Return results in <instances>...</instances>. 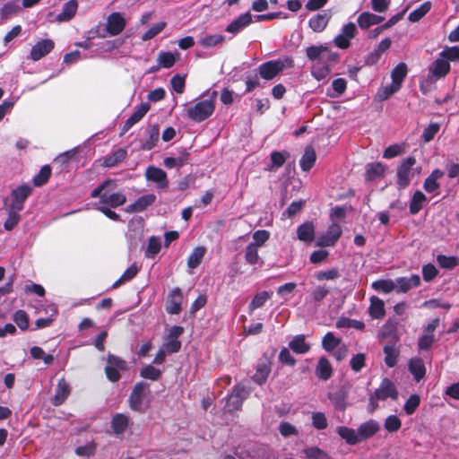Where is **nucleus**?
<instances>
[{
	"instance_id": "obj_1",
	"label": "nucleus",
	"mask_w": 459,
	"mask_h": 459,
	"mask_svg": "<svg viewBox=\"0 0 459 459\" xmlns=\"http://www.w3.org/2000/svg\"><path fill=\"white\" fill-rule=\"evenodd\" d=\"M217 91L212 93V99L199 100L186 108V116L191 120L200 123L209 118L214 112Z\"/></svg>"
},
{
	"instance_id": "obj_2",
	"label": "nucleus",
	"mask_w": 459,
	"mask_h": 459,
	"mask_svg": "<svg viewBox=\"0 0 459 459\" xmlns=\"http://www.w3.org/2000/svg\"><path fill=\"white\" fill-rule=\"evenodd\" d=\"M397 397L398 393L394 383L388 378H384L380 386L370 395L368 410L372 413L378 408V400L385 401L387 398L396 400Z\"/></svg>"
},
{
	"instance_id": "obj_3",
	"label": "nucleus",
	"mask_w": 459,
	"mask_h": 459,
	"mask_svg": "<svg viewBox=\"0 0 459 459\" xmlns=\"http://www.w3.org/2000/svg\"><path fill=\"white\" fill-rule=\"evenodd\" d=\"M149 394V384L145 382H138L135 384L128 398V404L130 409L134 411L144 412L147 409V405L144 403V400Z\"/></svg>"
},
{
	"instance_id": "obj_4",
	"label": "nucleus",
	"mask_w": 459,
	"mask_h": 459,
	"mask_svg": "<svg viewBox=\"0 0 459 459\" xmlns=\"http://www.w3.org/2000/svg\"><path fill=\"white\" fill-rule=\"evenodd\" d=\"M416 164V159L412 156L402 160L397 167V180L396 184L399 188L403 189L407 187L415 173L413 166Z\"/></svg>"
},
{
	"instance_id": "obj_5",
	"label": "nucleus",
	"mask_w": 459,
	"mask_h": 459,
	"mask_svg": "<svg viewBox=\"0 0 459 459\" xmlns=\"http://www.w3.org/2000/svg\"><path fill=\"white\" fill-rule=\"evenodd\" d=\"M127 369V363L121 358L115 355H108L105 373L108 380L117 382L120 379V371Z\"/></svg>"
},
{
	"instance_id": "obj_6",
	"label": "nucleus",
	"mask_w": 459,
	"mask_h": 459,
	"mask_svg": "<svg viewBox=\"0 0 459 459\" xmlns=\"http://www.w3.org/2000/svg\"><path fill=\"white\" fill-rule=\"evenodd\" d=\"M450 68L448 60L438 55L428 68V78L431 82L444 78L450 72Z\"/></svg>"
},
{
	"instance_id": "obj_7",
	"label": "nucleus",
	"mask_w": 459,
	"mask_h": 459,
	"mask_svg": "<svg viewBox=\"0 0 459 459\" xmlns=\"http://www.w3.org/2000/svg\"><path fill=\"white\" fill-rule=\"evenodd\" d=\"M357 33V27L353 22L345 24L341 30V33L334 38V44L342 48L346 49L350 47V40L355 37Z\"/></svg>"
},
{
	"instance_id": "obj_8",
	"label": "nucleus",
	"mask_w": 459,
	"mask_h": 459,
	"mask_svg": "<svg viewBox=\"0 0 459 459\" xmlns=\"http://www.w3.org/2000/svg\"><path fill=\"white\" fill-rule=\"evenodd\" d=\"M342 235L340 225L333 223L329 226L325 233L317 238L316 246L331 247L333 246Z\"/></svg>"
},
{
	"instance_id": "obj_9",
	"label": "nucleus",
	"mask_w": 459,
	"mask_h": 459,
	"mask_svg": "<svg viewBox=\"0 0 459 459\" xmlns=\"http://www.w3.org/2000/svg\"><path fill=\"white\" fill-rule=\"evenodd\" d=\"M55 48V42L50 39H45L38 41L32 46L30 53V58L33 61H39Z\"/></svg>"
},
{
	"instance_id": "obj_10",
	"label": "nucleus",
	"mask_w": 459,
	"mask_h": 459,
	"mask_svg": "<svg viewBox=\"0 0 459 459\" xmlns=\"http://www.w3.org/2000/svg\"><path fill=\"white\" fill-rule=\"evenodd\" d=\"M284 68V64L280 61H268L259 66L260 76L264 80H272Z\"/></svg>"
},
{
	"instance_id": "obj_11",
	"label": "nucleus",
	"mask_w": 459,
	"mask_h": 459,
	"mask_svg": "<svg viewBox=\"0 0 459 459\" xmlns=\"http://www.w3.org/2000/svg\"><path fill=\"white\" fill-rule=\"evenodd\" d=\"M145 178L148 181L156 183L159 188H167L169 186L167 174L160 168L149 166L145 170Z\"/></svg>"
},
{
	"instance_id": "obj_12",
	"label": "nucleus",
	"mask_w": 459,
	"mask_h": 459,
	"mask_svg": "<svg viewBox=\"0 0 459 459\" xmlns=\"http://www.w3.org/2000/svg\"><path fill=\"white\" fill-rule=\"evenodd\" d=\"M126 27V20L119 13H111L107 20V31L111 36H117L123 31Z\"/></svg>"
},
{
	"instance_id": "obj_13",
	"label": "nucleus",
	"mask_w": 459,
	"mask_h": 459,
	"mask_svg": "<svg viewBox=\"0 0 459 459\" xmlns=\"http://www.w3.org/2000/svg\"><path fill=\"white\" fill-rule=\"evenodd\" d=\"M30 193L31 187L29 185H22L13 189L12 192L13 201L10 206L16 210H22L23 203L30 195Z\"/></svg>"
},
{
	"instance_id": "obj_14",
	"label": "nucleus",
	"mask_w": 459,
	"mask_h": 459,
	"mask_svg": "<svg viewBox=\"0 0 459 459\" xmlns=\"http://www.w3.org/2000/svg\"><path fill=\"white\" fill-rule=\"evenodd\" d=\"M149 109L150 105L148 103H141L130 116V117L125 122L121 135L127 132L134 125L138 123L145 116Z\"/></svg>"
},
{
	"instance_id": "obj_15",
	"label": "nucleus",
	"mask_w": 459,
	"mask_h": 459,
	"mask_svg": "<svg viewBox=\"0 0 459 459\" xmlns=\"http://www.w3.org/2000/svg\"><path fill=\"white\" fill-rule=\"evenodd\" d=\"M253 22L252 14L245 13L239 15L237 19L233 20L227 27L226 31L232 34H237L244 28L248 26Z\"/></svg>"
},
{
	"instance_id": "obj_16",
	"label": "nucleus",
	"mask_w": 459,
	"mask_h": 459,
	"mask_svg": "<svg viewBox=\"0 0 459 459\" xmlns=\"http://www.w3.org/2000/svg\"><path fill=\"white\" fill-rule=\"evenodd\" d=\"M183 296L179 288L173 289L169 295L166 310L169 314L178 315L181 311Z\"/></svg>"
},
{
	"instance_id": "obj_17",
	"label": "nucleus",
	"mask_w": 459,
	"mask_h": 459,
	"mask_svg": "<svg viewBox=\"0 0 459 459\" xmlns=\"http://www.w3.org/2000/svg\"><path fill=\"white\" fill-rule=\"evenodd\" d=\"M126 202V195L120 192L112 193L110 195L104 193L100 196V204L111 208H117L123 205Z\"/></svg>"
},
{
	"instance_id": "obj_18",
	"label": "nucleus",
	"mask_w": 459,
	"mask_h": 459,
	"mask_svg": "<svg viewBox=\"0 0 459 459\" xmlns=\"http://www.w3.org/2000/svg\"><path fill=\"white\" fill-rule=\"evenodd\" d=\"M330 19H331V14L328 12L324 11L320 13L314 15L312 18H310V20L308 22V25L312 29L313 31L322 32L327 26Z\"/></svg>"
},
{
	"instance_id": "obj_19",
	"label": "nucleus",
	"mask_w": 459,
	"mask_h": 459,
	"mask_svg": "<svg viewBox=\"0 0 459 459\" xmlns=\"http://www.w3.org/2000/svg\"><path fill=\"white\" fill-rule=\"evenodd\" d=\"M156 200L153 194H149L139 197L134 204L126 207L128 212H140L145 210L148 206L152 205Z\"/></svg>"
},
{
	"instance_id": "obj_20",
	"label": "nucleus",
	"mask_w": 459,
	"mask_h": 459,
	"mask_svg": "<svg viewBox=\"0 0 459 459\" xmlns=\"http://www.w3.org/2000/svg\"><path fill=\"white\" fill-rule=\"evenodd\" d=\"M384 19L383 16L369 12H363L359 15L357 22L361 30H368L370 26L381 23Z\"/></svg>"
},
{
	"instance_id": "obj_21",
	"label": "nucleus",
	"mask_w": 459,
	"mask_h": 459,
	"mask_svg": "<svg viewBox=\"0 0 459 459\" xmlns=\"http://www.w3.org/2000/svg\"><path fill=\"white\" fill-rule=\"evenodd\" d=\"M395 290L399 292H407L413 287H418L420 283V276L413 274L409 278L400 277L395 281Z\"/></svg>"
},
{
	"instance_id": "obj_22",
	"label": "nucleus",
	"mask_w": 459,
	"mask_h": 459,
	"mask_svg": "<svg viewBox=\"0 0 459 459\" xmlns=\"http://www.w3.org/2000/svg\"><path fill=\"white\" fill-rule=\"evenodd\" d=\"M328 399L335 410L344 411L347 407V392L343 388L329 393Z\"/></svg>"
},
{
	"instance_id": "obj_23",
	"label": "nucleus",
	"mask_w": 459,
	"mask_h": 459,
	"mask_svg": "<svg viewBox=\"0 0 459 459\" xmlns=\"http://www.w3.org/2000/svg\"><path fill=\"white\" fill-rule=\"evenodd\" d=\"M333 375V368L330 361L325 357L318 359L316 367V376L324 381L328 380Z\"/></svg>"
},
{
	"instance_id": "obj_24",
	"label": "nucleus",
	"mask_w": 459,
	"mask_h": 459,
	"mask_svg": "<svg viewBox=\"0 0 459 459\" xmlns=\"http://www.w3.org/2000/svg\"><path fill=\"white\" fill-rule=\"evenodd\" d=\"M369 316L374 319H382L385 315V303L377 296L370 298V306L368 307Z\"/></svg>"
},
{
	"instance_id": "obj_25",
	"label": "nucleus",
	"mask_w": 459,
	"mask_h": 459,
	"mask_svg": "<svg viewBox=\"0 0 459 459\" xmlns=\"http://www.w3.org/2000/svg\"><path fill=\"white\" fill-rule=\"evenodd\" d=\"M130 423V418L123 413H117L111 420V428L116 435L124 433Z\"/></svg>"
},
{
	"instance_id": "obj_26",
	"label": "nucleus",
	"mask_w": 459,
	"mask_h": 459,
	"mask_svg": "<svg viewBox=\"0 0 459 459\" xmlns=\"http://www.w3.org/2000/svg\"><path fill=\"white\" fill-rule=\"evenodd\" d=\"M379 424L374 420L362 423L358 429L360 440L362 441L372 437L379 430Z\"/></svg>"
},
{
	"instance_id": "obj_27",
	"label": "nucleus",
	"mask_w": 459,
	"mask_h": 459,
	"mask_svg": "<svg viewBox=\"0 0 459 459\" xmlns=\"http://www.w3.org/2000/svg\"><path fill=\"white\" fill-rule=\"evenodd\" d=\"M297 236L300 241L310 243L315 237V227L312 222L307 221L297 229Z\"/></svg>"
},
{
	"instance_id": "obj_28",
	"label": "nucleus",
	"mask_w": 459,
	"mask_h": 459,
	"mask_svg": "<svg viewBox=\"0 0 459 459\" xmlns=\"http://www.w3.org/2000/svg\"><path fill=\"white\" fill-rule=\"evenodd\" d=\"M127 155V152L126 149L120 148L115 151L110 155H108L103 158L102 166L107 168H112L119 164L123 161Z\"/></svg>"
},
{
	"instance_id": "obj_29",
	"label": "nucleus",
	"mask_w": 459,
	"mask_h": 459,
	"mask_svg": "<svg viewBox=\"0 0 459 459\" xmlns=\"http://www.w3.org/2000/svg\"><path fill=\"white\" fill-rule=\"evenodd\" d=\"M385 167L380 162H374L368 164L366 167V179L369 181L376 180L377 178H383L385 175Z\"/></svg>"
},
{
	"instance_id": "obj_30",
	"label": "nucleus",
	"mask_w": 459,
	"mask_h": 459,
	"mask_svg": "<svg viewBox=\"0 0 459 459\" xmlns=\"http://www.w3.org/2000/svg\"><path fill=\"white\" fill-rule=\"evenodd\" d=\"M316 160V155L312 146H307L303 156L299 160V165L302 170L308 171L314 166Z\"/></svg>"
},
{
	"instance_id": "obj_31",
	"label": "nucleus",
	"mask_w": 459,
	"mask_h": 459,
	"mask_svg": "<svg viewBox=\"0 0 459 459\" xmlns=\"http://www.w3.org/2000/svg\"><path fill=\"white\" fill-rule=\"evenodd\" d=\"M70 394V387L68 383L64 379H60L56 385V394L54 396L53 403L55 405L62 404Z\"/></svg>"
},
{
	"instance_id": "obj_32",
	"label": "nucleus",
	"mask_w": 459,
	"mask_h": 459,
	"mask_svg": "<svg viewBox=\"0 0 459 459\" xmlns=\"http://www.w3.org/2000/svg\"><path fill=\"white\" fill-rule=\"evenodd\" d=\"M337 433L350 445H355L361 442L359 430L342 426L337 428Z\"/></svg>"
},
{
	"instance_id": "obj_33",
	"label": "nucleus",
	"mask_w": 459,
	"mask_h": 459,
	"mask_svg": "<svg viewBox=\"0 0 459 459\" xmlns=\"http://www.w3.org/2000/svg\"><path fill=\"white\" fill-rule=\"evenodd\" d=\"M409 370L416 381L422 379L426 374L425 365L420 358H413L409 361Z\"/></svg>"
},
{
	"instance_id": "obj_34",
	"label": "nucleus",
	"mask_w": 459,
	"mask_h": 459,
	"mask_svg": "<svg viewBox=\"0 0 459 459\" xmlns=\"http://www.w3.org/2000/svg\"><path fill=\"white\" fill-rule=\"evenodd\" d=\"M444 176V172L440 169H435L431 174L425 179L423 187L428 193H432L439 188L437 179Z\"/></svg>"
},
{
	"instance_id": "obj_35",
	"label": "nucleus",
	"mask_w": 459,
	"mask_h": 459,
	"mask_svg": "<svg viewBox=\"0 0 459 459\" xmlns=\"http://www.w3.org/2000/svg\"><path fill=\"white\" fill-rule=\"evenodd\" d=\"M147 133H148V139H146L145 141H143L142 143L141 147L143 150L149 151V150H152L159 141L160 130H159L158 126H156V125L152 126L147 130Z\"/></svg>"
},
{
	"instance_id": "obj_36",
	"label": "nucleus",
	"mask_w": 459,
	"mask_h": 459,
	"mask_svg": "<svg viewBox=\"0 0 459 459\" xmlns=\"http://www.w3.org/2000/svg\"><path fill=\"white\" fill-rule=\"evenodd\" d=\"M290 349L298 354H304L310 349L309 344L305 342V335H296L289 343Z\"/></svg>"
},
{
	"instance_id": "obj_37",
	"label": "nucleus",
	"mask_w": 459,
	"mask_h": 459,
	"mask_svg": "<svg viewBox=\"0 0 459 459\" xmlns=\"http://www.w3.org/2000/svg\"><path fill=\"white\" fill-rule=\"evenodd\" d=\"M78 3L76 0L68 1L63 7L62 12L58 14L57 19L60 22L71 20L76 13Z\"/></svg>"
},
{
	"instance_id": "obj_38",
	"label": "nucleus",
	"mask_w": 459,
	"mask_h": 459,
	"mask_svg": "<svg viewBox=\"0 0 459 459\" xmlns=\"http://www.w3.org/2000/svg\"><path fill=\"white\" fill-rule=\"evenodd\" d=\"M206 253L204 247H196L187 258V266L191 269L196 268L203 261Z\"/></svg>"
},
{
	"instance_id": "obj_39",
	"label": "nucleus",
	"mask_w": 459,
	"mask_h": 459,
	"mask_svg": "<svg viewBox=\"0 0 459 459\" xmlns=\"http://www.w3.org/2000/svg\"><path fill=\"white\" fill-rule=\"evenodd\" d=\"M408 73L407 65L405 63L398 64L391 72L392 83L397 84V87L401 88L403 79L406 77Z\"/></svg>"
},
{
	"instance_id": "obj_40",
	"label": "nucleus",
	"mask_w": 459,
	"mask_h": 459,
	"mask_svg": "<svg viewBox=\"0 0 459 459\" xmlns=\"http://www.w3.org/2000/svg\"><path fill=\"white\" fill-rule=\"evenodd\" d=\"M426 200L427 197L421 191H416L410 202V212L411 214L418 213L421 210Z\"/></svg>"
},
{
	"instance_id": "obj_41",
	"label": "nucleus",
	"mask_w": 459,
	"mask_h": 459,
	"mask_svg": "<svg viewBox=\"0 0 459 459\" xmlns=\"http://www.w3.org/2000/svg\"><path fill=\"white\" fill-rule=\"evenodd\" d=\"M305 459H333L325 451L317 446L307 447L303 450Z\"/></svg>"
},
{
	"instance_id": "obj_42",
	"label": "nucleus",
	"mask_w": 459,
	"mask_h": 459,
	"mask_svg": "<svg viewBox=\"0 0 459 459\" xmlns=\"http://www.w3.org/2000/svg\"><path fill=\"white\" fill-rule=\"evenodd\" d=\"M385 353V363L389 368H393L397 363V358L399 356V351L394 345H385L384 347Z\"/></svg>"
},
{
	"instance_id": "obj_43",
	"label": "nucleus",
	"mask_w": 459,
	"mask_h": 459,
	"mask_svg": "<svg viewBox=\"0 0 459 459\" xmlns=\"http://www.w3.org/2000/svg\"><path fill=\"white\" fill-rule=\"evenodd\" d=\"M271 298V293L264 290L258 292L248 306L249 313L251 314L256 308H259L264 305V303Z\"/></svg>"
},
{
	"instance_id": "obj_44",
	"label": "nucleus",
	"mask_w": 459,
	"mask_h": 459,
	"mask_svg": "<svg viewBox=\"0 0 459 459\" xmlns=\"http://www.w3.org/2000/svg\"><path fill=\"white\" fill-rule=\"evenodd\" d=\"M431 9V3L425 2L419 8L412 11L409 14V21L411 22H419L422 17H424Z\"/></svg>"
},
{
	"instance_id": "obj_45",
	"label": "nucleus",
	"mask_w": 459,
	"mask_h": 459,
	"mask_svg": "<svg viewBox=\"0 0 459 459\" xmlns=\"http://www.w3.org/2000/svg\"><path fill=\"white\" fill-rule=\"evenodd\" d=\"M51 175L49 165L43 166L39 172L33 178L32 182L35 186H41L46 184Z\"/></svg>"
},
{
	"instance_id": "obj_46",
	"label": "nucleus",
	"mask_w": 459,
	"mask_h": 459,
	"mask_svg": "<svg viewBox=\"0 0 459 459\" xmlns=\"http://www.w3.org/2000/svg\"><path fill=\"white\" fill-rule=\"evenodd\" d=\"M224 36L221 34H212L206 35L204 38H202L199 43L204 48H212L222 44L224 42Z\"/></svg>"
},
{
	"instance_id": "obj_47",
	"label": "nucleus",
	"mask_w": 459,
	"mask_h": 459,
	"mask_svg": "<svg viewBox=\"0 0 459 459\" xmlns=\"http://www.w3.org/2000/svg\"><path fill=\"white\" fill-rule=\"evenodd\" d=\"M176 56L171 52H160L157 57L159 66L162 68H170L176 63Z\"/></svg>"
},
{
	"instance_id": "obj_48",
	"label": "nucleus",
	"mask_w": 459,
	"mask_h": 459,
	"mask_svg": "<svg viewBox=\"0 0 459 459\" xmlns=\"http://www.w3.org/2000/svg\"><path fill=\"white\" fill-rule=\"evenodd\" d=\"M341 342V339L334 336L331 332H328L322 340V346L326 351H333L336 349Z\"/></svg>"
},
{
	"instance_id": "obj_49",
	"label": "nucleus",
	"mask_w": 459,
	"mask_h": 459,
	"mask_svg": "<svg viewBox=\"0 0 459 459\" xmlns=\"http://www.w3.org/2000/svg\"><path fill=\"white\" fill-rule=\"evenodd\" d=\"M20 211L21 210H16L10 206L8 217L4 223V228L6 230H12L19 223L21 216L18 213V212H20Z\"/></svg>"
},
{
	"instance_id": "obj_50",
	"label": "nucleus",
	"mask_w": 459,
	"mask_h": 459,
	"mask_svg": "<svg viewBox=\"0 0 459 459\" xmlns=\"http://www.w3.org/2000/svg\"><path fill=\"white\" fill-rule=\"evenodd\" d=\"M372 288L377 291L390 293L395 290V283L392 280H379L372 283Z\"/></svg>"
},
{
	"instance_id": "obj_51",
	"label": "nucleus",
	"mask_w": 459,
	"mask_h": 459,
	"mask_svg": "<svg viewBox=\"0 0 459 459\" xmlns=\"http://www.w3.org/2000/svg\"><path fill=\"white\" fill-rule=\"evenodd\" d=\"M260 257L258 255V247L255 244H249L246 247L245 251V260L247 264L254 265L256 264L259 261Z\"/></svg>"
},
{
	"instance_id": "obj_52",
	"label": "nucleus",
	"mask_w": 459,
	"mask_h": 459,
	"mask_svg": "<svg viewBox=\"0 0 459 459\" xmlns=\"http://www.w3.org/2000/svg\"><path fill=\"white\" fill-rule=\"evenodd\" d=\"M188 153L184 152L179 157H167L164 159V165L167 168H175V167H182L184 164L187 162Z\"/></svg>"
},
{
	"instance_id": "obj_53",
	"label": "nucleus",
	"mask_w": 459,
	"mask_h": 459,
	"mask_svg": "<svg viewBox=\"0 0 459 459\" xmlns=\"http://www.w3.org/2000/svg\"><path fill=\"white\" fill-rule=\"evenodd\" d=\"M270 371L271 369L266 363L259 364L257 366L256 372L254 375L253 378L257 384L262 385L266 381Z\"/></svg>"
},
{
	"instance_id": "obj_54",
	"label": "nucleus",
	"mask_w": 459,
	"mask_h": 459,
	"mask_svg": "<svg viewBox=\"0 0 459 459\" xmlns=\"http://www.w3.org/2000/svg\"><path fill=\"white\" fill-rule=\"evenodd\" d=\"M399 90L400 88L397 87V84L391 83L390 85L380 88L377 93V98L380 101L385 100Z\"/></svg>"
},
{
	"instance_id": "obj_55",
	"label": "nucleus",
	"mask_w": 459,
	"mask_h": 459,
	"mask_svg": "<svg viewBox=\"0 0 459 459\" xmlns=\"http://www.w3.org/2000/svg\"><path fill=\"white\" fill-rule=\"evenodd\" d=\"M116 187V181L114 179H107L98 187H96L91 194V198H97L103 195L101 194L104 190H112Z\"/></svg>"
},
{
	"instance_id": "obj_56",
	"label": "nucleus",
	"mask_w": 459,
	"mask_h": 459,
	"mask_svg": "<svg viewBox=\"0 0 459 459\" xmlns=\"http://www.w3.org/2000/svg\"><path fill=\"white\" fill-rule=\"evenodd\" d=\"M439 56L446 58L448 62L459 61V46L446 47Z\"/></svg>"
},
{
	"instance_id": "obj_57",
	"label": "nucleus",
	"mask_w": 459,
	"mask_h": 459,
	"mask_svg": "<svg viewBox=\"0 0 459 459\" xmlns=\"http://www.w3.org/2000/svg\"><path fill=\"white\" fill-rule=\"evenodd\" d=\"M160 250V240L157 237H151L145 252L147 257H153Z\"/></svg>"
},
{
	"instance_id": "obj_58",
	"label": "nucleus",
	"mask_w": 459,
	"mask_h": 459,
	"mask_svg": "<svg viewBox=\"0 0 459 459\" xmlns=\"http://www.w3.org/2000/svg\"><path fill=\"white\" fill-rule=\"evenodd\" d=\"M420 403V396L418 394H411L405 402V404L403 407L406 414L411 415L416 411V409L419 407Z\"/></svg>"
},
{
	"instance_id": "obj_59",
	"label": "nucleus",
	"mask_w": 459,
	"mask_h": 459,
	"mask_svg": "<svg viewBox=\"0 0 459 459\" xmlns=\"http://www.w3.org/2000/svg\"><path fill=\"white\" fill-rule=\"evenodd\" d=\"M166 27V22H160L153 24L144 34L142 36L143 41L150 40L158 35Z\"/></svg>"
},
{
	"instance_id": "obj_60",
	"label": "nucleus",
	"mask_w": 459,
	"mask_h": 459,
	"mask_svg": "<svg viewBox=\"0 0 459 459\" xmlns=\"http://www.w3.org/2000/svg\"><path fill=\"white\" fill-rule=\"evenodd\" d=\"M327 50V47L323 45L311 46L307 48L306 54L309 60L315 61L320 57V56Z\"/></svg>"
},
{
	"instance_id": "obj_61",
	"label": "nucleus",
	"mask_w": 459,
	"mask_h": 459,
	"mask_svg": "<svg viewBox=\"0 0 459 459\" xmlns=\"http://www.w3.org/2000/svg\"><path fill=\"white\" fill-rule=\"evenodd\" d=\"M287 156L288 154L285 152H273L271 153V169H277L281 168L284 164Z\"/></svg>"
},
{
	"instance_id": "obj_62",
	"label": "nucleus",
	"mask_w": 459,
	"mask_h": 459,
	"mask_svg": "<svg viewBox=\"0 0 459 459\" xmlns=\"http://www.w3.org/2000/svg\"><path fill=\"white\" fill-rule=\"evenodd\" d=\"M402 422L396 415H390L385 420V429L389 432H395L400 429Z\"/></svg>"
},
{
	"instance_id": "obj_63",
	"label": "nucleus",
	"mask_w": 459,
	"mask_h": 459,
	"mask_svg": "<svg viewBox=\"0 0 459 459\" xmlns=\"http://www.w3.org/2000/svg\"><path fill=\"white\" fill-rule=\"evenodd\" d=\"M160 374H161L160 370L154 368L152 365H148V366L144 367L140 372V375L142 377L152 379V380L159 379L160 377Z\"/></svg>"
},
{
	"instance_id": "obj_64",
	"label": "nucleus",
	"mask_w": 459,
	"mask_h": 459,
	"mask_svg": "<svg viewBox=\"0 0 459 459\" xmlns=\"http://www.w3.org/2000/svg\"><path fill=\"white\" fill-rule=\"evenodd\" d=\"M439 125L437 123H432L426 127L422 133L421 139L424 143H429L433 140L435 134L439 131Z\"/></svg>"
}]
</instances>
